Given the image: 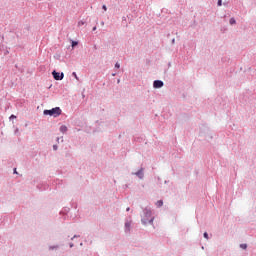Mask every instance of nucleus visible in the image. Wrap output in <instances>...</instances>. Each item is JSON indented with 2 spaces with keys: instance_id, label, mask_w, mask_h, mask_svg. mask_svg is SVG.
<instances>
[{
  "instance_id": "obj_2",
  "label": "nucleus",
  "mask_w": 256,
  "mask_h": 256,
  "mask_svg": "<svg viewBox=\"0 0 256 256\" xmlns=\"http://www.w3.org/2000/svg\"><path fill=\"white\" fill-rule=\"evenodd\" d=\"M52 75H53V77H54V79H55L56 81H62V79H63V77H64V74H63V73H59V72H57V71H53V72H52Z\"/></svg>"
},
{
  "instance_id": "obj_1",
  "label": "nucleus",
  "mask_w": 256,
  "mask_h": 256,
  "mask_svg": "<svg viewBox=\"0 0 256 256\" xmlns=\"http://www.w3.org/2000/svg\"><path fill=\"white\" fill-rule=\"evenodd\" d=\"M44 115H50V117H59L61 115V108L56 107L51 110H44Z\"/></svg>"
},
{
  "instance_id": "obj_9",
  "label": "nucleus",
  "mask_w": 256,
  "mask_h": 256,
  "mask_svg": "<svg viewBox=\"0 0 256 256\" xmlns=\"http://www.w3.org/2000/svg\"><path fill=\"white\" fill-rule=\"evenodd\" d=\"M77 45H79V42H77V41H72V47H77Z\"/></svg>"
},
{
  "instance_id": "obj_16",
  "label": "nucleus",
  "mask_w": 256,
  "mask_h": 256,
  "mask_svg": "<svg viewBox=\"0 0 256 256\" xmlns=\"http://www.w3.org/2000/svg\"><path fill=\"white\" fill-rule=\"evenodd\" d=\"M10 119H17V116L11 115V116H10Z\"/></svg>"
},
{
  "instance_id": "obj_20",
  "label": "nucleus",
  "mask_w": 256,
  "mask_h": 256,
  "mask_svg": "<svg viewBox=\"0 0 256 256\" xmlns=\"http://www.w3.org/2000/svg\"><path fill=\"white\" fill-rule=\"evenodd\" d=\"M78 25H83V22H79Z\"/></svg>"
},
{
  "instance_id": "obj_6",
  "label": "nucleus",
  "mask_w": 256,
  "mask_h": 256,
  "mask_svg": "<svg viewBox=\"0 0 256 256\" xmlns=\"http://www.w3.org/2000/svg\"><path fill=\"white\" fill-rule=\"evenodd\" d=\"M136 175L140 177V179H143V170H139Z\"/></svg>"
},
{
  "instance_id": "obj_22",
  "label": "nucleus",
  "mask_w": 256,
  "mask_h": 256,
  "mask_svg": "<svg viewBox=\"0 0 256 256\" xmlns=\"http://www.w3.org/2000/svg\"><path fill=\"white\" fill-rule=\"evenodd\" d=\"M96 29H97V27H94V28H93V31H95Z\"/></svg>"
},
{
  "instance_id": "obj_4",
  "label": "nucleus",
  "mask_w": 256,
  "mask_h": 256,
  "mask_svg": "<svg viewBox=\"0 0 256 256\" xmlns=\"http://www.w3.org/2000/svg\"><path fill=\"white\" fill-rule=\"evenodd\" d=\"M153 87H154V89H161V87H163V81H161V80L154 81Z\"/></svg>"
},
{
  "instance_id": "obj_23",
  "label": "nucleus",
  "mask_w": 256,
  "mask_h": 256,
  "mask_svg": "<svg viewBox=\"0 0 256 256\" xmlns=\"http://www.w3.org/2000/svg\"><path fill=\"white\" fill-rule=\"evenodd\" d=\"M50 249H55V247H50Z\"/></svg>"
},
{
  "instance_id": "obj_7",
  "label": "nucleus",
  "mask_w": 256,
  "mask_h": 256,
  "mask_svg": "<svg viewBox=\"0 0 256 256\" xmlns=\"http://www.w3.org/2000/svg\"><path fill=\"white\" fill-rule=\"evenodd\" d=\"M157 207H163V201L159 200L156 202Z\"/></svg>"
},
{
  "instance_id": "obj_12",
  "label": "nucleus",
  "mask_w": 256,
  "mask_h": 256,
  "mask_svg": "<svg viewBox=\"0 0 256 256\" xmlns=\"http://www.w3.org/2000/svg\"><path fill=\"white\" fill-rule=\"evenodd\" d=\"M223 5V2L221 0L218 1V7H221Z\"/></svg>"
},
{
  "instance_id": "obj_10",
  "label": "nucleus",
  "mask_w": 256,
  "mask_h": 256,
  "mask_svg": "<svg viewBox=\"0 0 256 256\" xmlns=\"http://www.w3.org/2000/svg\"><path fill=\"white\" fill-rule=\"evenodd\" d=\"M240 247L241 249H247V244H241Z\"/></svg>"
},
{
  "instance_id": "obj_17",
  "label": "nucleus",
  "mask_w": 256,
  "mask_h": 256,
  "mask_svg": "<svg viewBox=\"0 0 256 256\" xmlns=\"http://www.w3.org/2000/svg\"><path fill=\"white\" fill-rule=\"evenodd\" d=\"M125 227H131V223L127 222V223L125 224Z\"/></svg>"
},
{
  "instance_id": "obj_11",
  "label": "nucleus",
  "mask_w": 256,
  "mask_h": 256,
  "mask_svg": "<svg viewBox=\"0 0 256 256\" xmlns=\"http://www.w3.org/2000/svg\"><path fill=\"white\" fill-rule=\"evenodd\" d=\"M204 238L209 239V234L207 232L204 233Z\"/></svg>"
},
{
  "instance_id": "obj_13",
  "label": "nucleus",
  "mask_w": 256,
  "mask_h": 256,
  "mask_svg": "<svg viewBox=\"0 0 256 256\" xmlns=\"http://www.w3.org/2000/svg\"><path fill=\"white\" fill-rule=\"evenodd\" d=\"M72 75L75 77V79H79V77H77V73L73 72Z\"/></svg>"
},
{
  "instance_id": "obj_8",
  "label": "nucleus",
  "mask_w": 256,
  "mask_h": 256,
  "mask_svg": "<svg viewBox=\"0 0 256 256\" xmlns=\"http://www.w3.org/2000/svg\"><path fill=\"white\" fill-rule=\"evenodd\" d=\"M236 21H235V18H231L230 19V25H235Z\"/></svg>"
},
{
  "instance_id": "obj_21",
  "label": "nucleus",
  "mask_w": 256,
  "mask_h": 256,
  "mask_svg": "<svg viewBox=\"0 0 256 256\" xmlns=\"http://www.w3.org/2000/svg\"><path fill=\"white\" fill-rule=\"evenodd\" d=\"M130 209H131V208L128 207V208L126 209V211H130Z\"/></svg>"
},
{
  "instance_id": "obj_19",
  "label": "nucleus",
  "mask_w": 256,
  "mask_h": 256,
  "mask_svg": "<svg viewBox=\"0 0 256 256\" xmlns=\"http://www.w3.org/2000/svg\"><path fill=\"white\" fill-rule=\"evenodd\" d=\"M14 173L17 175V168H14Z\"/></svg>"
},
{
  "instance_id": "obj_18",
  "label": "nucleus",
  "mask_w": 256,
  "mask_h": 256,
  "mask_svg": "<svg viewBox=\"0 0 256 256\" xmlns=\"http://www.w3.org/2000/svg\"><path fill=\"white\" fill-rule=\"evenodd\" d=\"M54 151H57V145L53 146Z\"/></svg>"
},
{
  "instance_id": "obj_15",
  "label": "nucleus",
  "mask_w": 256,
  "mask_h": 256,
  "mask_svg": "<svg viewBox=\"0 0 256 256\" xmlns=\"http://www.w3.org/2000/svg\"><path fill=\"white\" fill-rule=\"evenodd\" d=\"M115 67H116V69H119V67H121V65H119V63H116Z\"/></svg>"
},
{
  "instance_id": "obj_5",
  "label": "nucleus",
  "mask_w": 256,
  "mask_h": 256,
  "mask_svg": "<svg viewBox=\"0 0 256 256\" xmlns=\"http://www.w3.org/2000/svg\"><path fill=\"white\" fill-rule=\"evenodd\" d=\"M60 131L61 133H67V126H61Z\"/></svg>"
},
{
  "instance_id": "obj_3",
  "label": "nucleus",
  "mask_w": 256,
  "mask_h": 256,
  "mask_svg": "<svg viewBox=\"0 0 256 256\" xmlns=\"http://www.w3.org/2000/svg\"><path fill=\"white\" fill-rule=\"evenodd\" d=\"M146 217H149L148 219H142V223L146 224L148 223H153V218H151V211L150 210H146Z\"/></svg>"
},
{
  "instance_id": "obj_14",
  "label": "nucleus",
  "mask_w": 256,
  "mask_h": 256,
  "mask_svg": "<svg viewBox=\"0 0 256 256\" xmlns=\"http://www.w3.org/2000/svg\"><path fill=\"white\" fill-rule=\"evenodd\" d=\"M102 9H103L104 11H107V6H106V5H103V6H102Z\"/></svg>"
}]
</instances>
